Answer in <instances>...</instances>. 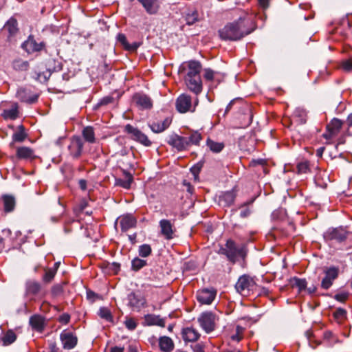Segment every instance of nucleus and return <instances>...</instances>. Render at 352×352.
Listing matches in <instances>:
<instances>
[{"instance_id": "1", "label": "nucleus", "mask_w": 352, "mask_h": 352, "mask_svg": "<svg viewBox=\"0 0 352 352\" xmlns=\"http://www.w3.org/2000/svg\"><path fill=\"white\" fill-rule=\"evenodd\" d=\"M254 25L250 19L240 18L236 21L229 23L219 33L221 39L225 41H238L250 34Z\"/></svg>"}, {"instance_id": "2", "label": "nucleus", "mask_w": 352, "mask_h": 352, "mask_svg": "<svg viewBox=\"0 0 352 352\" xmlns=\"http://www.w3.org/2000/svg\"><path fill=\"white\" fill-rule=\"evenodd\" d=\"M219 253L225 255L228 260L232 263H236L237 258H244L246 251L244 247L238 248L234 241L231 239L227 241L225 247L220 248Z\"/></svg>"}, {"instance_id": "3", "label": "nucleus", "mask_w": 352, "mask_h": 352, "mask_svg": "<svg viewBox=\"0 0 352 352\" xmlns=\"http://www.w3.org/2000/svg\"><path fill=\"white\" fill-rule=\"evenodd\" d=\"M198 102L199 100L197 98H195L192 102V98L190 96L186 94H182L177 98L175 107L177 111L181 113L194 112Z\"/></svg>"}, {"instance_id": "4", "label": "nucleus", "mask_w": 352, "mask_h": 352, "mask_svg": "<svg viewBox=\"0 0 352 352\" xmlns=\"http://www.w3.org/2000/svg\"><path fill=\"white\" fill-rule=\"evenodd\" d=\"M256 287V283L253 278L245 274L240 276L235 285L236 290L242 296H249Z\"/></svg>"}, {"instance_id": "5", "label": "nucleus", "mask_w": 352, "mask_h": 352, "mask_svg": "<svg viewBox=\"0 0 352 352\" xmlns=\"http://www.w3.org/2000/svg\"><path fill=\"white\" fill-rule=\"evenodd\" d=\"M349 232L342 227L329 228L323 234L326 241H335L341 243L346 240Z\"/></svg>"}, {"instance_id": "6", "label": "nucleus", "mask_w": 352, "mask_h": 352, "mask_svg": "<svg viewBox=\"0 0 352 352\" xmlns=\"http://www.w3.org/2000/svg\"><path fill=\"white\" fill-rule=\"evenodd\" d=\"M124 131L128 134L131 135V138L133 140L140 142L141 144L145 146H150L152 144L151 141L149 140L146 135L129 124L124 126Z\"/></svg>"}, {"instance_id": "7", "label": "nucleus", "mask_w": 352, "mask_h": 352, "mask_svg": "<svg viewBox=\"0 0 352 352\" xmlns=\"http://www.w3.org/2000/svg\"><path fill=\"white\" fill-rule=\"evenodd\" d=\"M217 319V318L214 314L207 311L203 313L199 316L198 321L202 329L208 333L214 330Z\"/></svg>"}, {"instance_id": "8", "label": "nucleus", "mask_w": 352, "mask_h": 352, "mask_svg": "<svg viewBox=\"0 0 352 352\" xmlns=\"http://www.w3.org/2000/svg\"><path fill=\"white\" fill-rule=\"evenodd\" d=\"M324 272L325 276L321 281V287L324 289H328L333 285V282L338 278L339 268L331 266L324 269Z\"/></svg>"}, {"instance_id": "9", "label": "nucleus", "mask_w": 352, "mask_h": 352, "mask_svg": "<svg viewBox=\"0 0 352 352\" xmlns=\"http://www.w3.org/2000/svg\"><path fill=\"white\" fill-rule=\"evenodd\" d=\"M216 295L217 291L214 288L203 289L197 292V299L201 305H210Z\"/></svg>"}, {"instance_id": "10", "label": "nucleus", "mask_w": 352, "mask_h": 352, "mask_svg": "<svg viewBox=\"0 0 352 352\" xmlns=\"http://www.w3.org/2000/svg\"><path fill=\"white\" fill-rule=\"evenodd\" d=\"M60 339L63 348L67 350L74 349L78 343V338L76 334L65 330L60 333Z\"/></svg>"}, {"instance_id": "11", "label": "nucleus", "mask_w": 352, "mask_h": 352, "mask_svg": "<svg viewBox=\"0 0 352 352\" xmlns=\"http://www.w3.org/2000/svg\"><path fill=\"white\" fill-rule=\"evenodd\" d=\"M83 148V142L78 136L72 138L70 144L68 146L70 155L74 158H78L80 156Z\"/></svg>"}, {"instance_id": "12", "label": "nucleus", "mask_w": 352, "mask_h": 352, "mask_svg": "<svg viewBox=\"0 0 352 352\" xmlns=\"http://www.w3.org/2000/svg\"><path fill=\"white\" fill-rule=\"evenodd\" d=\"M161 234L167 240L174 238L175 229L169 220L162 219L159 223Z\"/></svg>"}, {"instance_id": "13", "label": "nucleus", "mask_w": 352, "mask_h": 352, "mask_svg": "<svg viewBox=\"0 0 352 352\" xmlns=\"http://www.w3.org/2000/svg\"><path fill=\"white\" fill-rule=\"evenodd\" d=\"M43 47V43H37L31 36L22 44V48L28 54L40 52Z\"/></svg>"}, {"instance_id": "14", "label": "nucleus", "mask_w": 352, "mask_h": 352, "mask_svg": "<svg viewBox=\"0 0 352 352\" xmlns=\"http://www.w3.org/2000/svg\"><path fill=\"white\" fill-rule=\"evenodd\" d=\"M185 82L187 87L196 95H198L201 92L202 81L200 76L192 78H185Z\"/></svg>"}, {"instance_id": "15", "label": "nucleus", "mask_w": 352, "mask_h": 352, "mask_svg": "<svg viewBox=\"0 0 352 352\" xmlns=\"http://www.w3.org/2000/svg\"><path fill=\"white\" fill-rule=\"evenodd\" d=\"M187 141H188V139H187L186 137H182L175 134L170 138L168 144L177 148L178 151H183L189 147Z\"/></svg>"}, {"instance_id": "16", "label": "nucleus", "mask_w": 352, "mask_h": 352, "mask_svg": "<svg viewBox=\"0 0 352 352\" xmlns=\"http://www.w3.org/2000/svg\"><path fill=\"white\" fill-rule=\"evenodd\" d=\"M117 221H119L122 232H126L129 229L135 228L137 224V219L131 214L123 215Z\"/></svg>"}, {"instance_id": "17", "label": "nucleus", "mask_w": 352, "mask_h": 352, "mask_svg": "<svg viewBox=\"0 0 352 352\" xmlns=\"http://www.w3.org/2000/svg\"><path fill=\"white\" fill-rule=\"evenodd\" d=\"M133 100L141 109H151L153 106L151 99L143 94H136L133 96Z\"/></svg>"}, {"instance_id": "18", "label": "nucleus", "mask_w": 352, "mask_h": 352, "mask_svg": "<svg viewBox=\"0 0 352 352\" xmlns=\"http://www.w3.org/2000/svg\"><path fill=\"white\" fill-rule=\"evenodd\" d=\"M16 156L19 160H33L36 157L34 151L27 146H20L16 148Z\"/></svg>"}, {"instance_id": "19", "label": "nucleus", "mask_w": 352, "mask_h": 352, "mask_svg": "<svg viewBox=\"0 0 352 352\" xmlns=\"http://www.w3.org/2000/svg\"><path fill=\"white\" fill-rule=\"evenodd\" d=\"M187 74L185 78H192L194 76H200L201 70V65L199 62L196 60H190L186 63Z\"/></svg>"}, {"instance_id": "20", "label": "nucleus", "mask_w": 352, "mask_h": 352, "mask_svg": "<svg viewBox=\"0 0 352 352\" xmlns=\"http://www.w3.org/2000/svg\"><path fill=\"white\" fill-rule=\"evenodd\" d=\"M149 14H155L160 8L158 0H138Z\"/></svg>"}, {"instance_id": "21", "label": "nucleus", "mask_w": 352, "mask_h": 352, "mask_svg": "<svg viewBox=\"0 0 352 352\" xmlns=\"http://www.w3.org/2000/svg\"><path fill=\"white\" fill-rule=\"evenodd\" d=\"M124 178H118L116 179V185L121 186L125 189H129L131 187L133 180V175L126 170L122 169Z\"/></svg>"}, {"instance_id": "22", "label": "nucleus", "mask_w": 352, "mask_h": 352, "mask_svg": "<svg viewBox=\"0 0 352 352\" xmlns=\"http://www.w3.org/2000/svg\"><path fill=\"white\" fill-rule=\"evenodd\" d=\"M171 123V120L168 118H165L163 120L153 122L149 125L152 131L156 133H162L169 127Z\"/></svg>"}, {"instance_id": "23", "label": "nucleus", "mask_w": 352, "mask_h": 352, "mask_svg": "<svg viewBox=\"0 0 352 352\" xmlns=\"http://www.w3.org/2000/svg\"><path fill=\"white\" fill-rule=\"evenodd\" d=\"M118 41L123 46V47L128 51L135 52L140 46L141 43L133 42L130 44L128 43L126 37L123 34H118L117 36Z\"/></svg>"}, {"instance_id": "24", "label": "nucleus", "mask_w": 352, "mask_h": 352, "mask_svg": "<svg viewBox=\"0 0 352 352\" xmlns=\"http://www.w3.org/2000/svg\"><path fill=\"white\" fill-rule=\"evenodd\" d=\"M199 336V332L192 327H186L182 331V338L186 342H195Z\"/></svg>"}, {"instance_id": "25", "label": "nucleus", "mask_w": 352, "mask_h": 352, "mask_svg": "<svg viewBox=\"0 0 352 352\" xmlns=\"http://www.w3.org/2000/svg\"><path fill=\"white\" fill-rule=\"evenodd\" d=\"M235 197L234 191L225 192L219 197V204L223 207L230 206L234 203Z\"/></svg>"}, {"instance_id": "26", "label": "nucleus", "mask_w": 352, "mask_h": 352, "mask_svg": "<svg viewBox=\"0 0 352 352\" xmlns=\"http://www.w3.org/2000/svg\"><path fill=\"white\" fill-rule=\"evenodd\" d=\"M159 346L163 352H170L174 349V343L172 339L168 336H162L159 339Z\"/></svg>"}, {"instance_id": "27", "label": "nucleus", "mask_w": 352, "mask_h": 352, "mask_svg": "<svg viewBox=\"0 0 352 352\" xmlns=\"http://www.w3.org/2000/svg\"><path fill=\"white\" fill-rule=\"evenodd\" d=\"M18 109V104L13 103L10 109L3 110L1 116L5 120H15L19 117Z\"/></svg>"}, {"instance_id": "28", "label": "nucleus", "mask_w": 352, "mask_h": 352, "mask_svg": "<svg viewBox=\"0 0 352 352\" xmlns=\"http://www.w3.org/2000/svg\"><path fill=\"white\" fill-rule=\"evenodd\" d=\"M144 322L148 325H157L159 327H164L165 326V321L163 318H161L160 316L154 314H147L144 317Z\"/></svg>"}, {"instance_id": "29", "label": "nucleus", "mask_w": 352, "mask_h": 352, "mask_svg": "<svg viewBox=\"0 0 352 352\" xmlns=\"http://www.w3.org/2000/svg\"><path fill=\"white\" fill-rule=\"evenodd\" d=\"M16 97L21 101L30 104L34 103L37 100L38 96L34 95L31 97L27 96V90L25 88H19L16 91Z\"/></svg>"}, {"instance_id": "30", "label": "nucleus", "mask_w": 352, "mask_h": 352, "mask_svg": "<svg viewBox=\"0 0 352 352\" xmlns=\"http://www.w3.org/2000/svg\"><path fill=\"white\" fill-rule=\"evenodd\" d=\"M3 202L4 211L6 212H10L14 210L16 201L13 196L9 195H4L2 196Z\"/></svg>"}, {"instance_id": "31", "label": "nucleus", "mask_w": 352, "mask_h": 352, "mask_svg": "<svg viewBox=\"0 0 352 352\" xmlns=\"http://www.w3.org/2000/svg\"><path fill=\"white\" fill-rule=\"evenodd\" d=\"M12 67L16 72H26L29 69L30 64L27 60L16 58L12 62Z\"/></svg>"}, {"instance_id": "32", "label": "nucleus", "mask_w": 352, "mask_h": 352, "mask_svg": "<svg viewBox=\"0 0 352 352\" xmlns=\"http://www.w3.org/2000/svg\"><path fill=\"white\" fill-rule=\"evenodd\" d=\"M292 120L302 124L306 122V112L302 108H296L292 114Z\"/></svg>"}, {"instance_id": "33", "label": "nucleus", "mask_w": 352, "mask_h": 352, "mask_svg": "<svg viewBox=\"0 0 352 352\" xmlns=\"http://www.w3.org/2000/svg\"><path fill=\"white\" fill-rule=\"evenodd\" d=\"M342 121L338 119V118H333L331 122L327 124V129L331 131V134L337 135L342 126Z\"/></svg>"}, {"instance_id": "34", "label": "nucleus", "mask_w": 352, "mask_h": 352, "mask_svg": "<svg viewBox=\"0 0 352 352\" xmlns=\"http://www.w3.org/2000/svg\"><path fill=\"white\" fill-rule=\"evenodd\" d=\"M82 135L85 141L89 143H94L96 142L95 133L92 126H88L82 129Z\"/></svg>"}, {"instance_id": "35", "label": "nucleus", "mask_w": 352, "mask_h": 352, "mask_svg": "<svg viewBox=\"0 0 352 352\" xmlns=\"http://www.w3.org/2000/svg\"><path fill=\"white\" fill-rule=\"evenodd\" d=\"M25 288L28 294L36 295L41 289V285L36 281L29 280L25 284Z\"/></svg>"}, {"instance_id": "36", "label": "nucleus", "mask_w": 352, "mask_h": 352, "mask_svg": "<svg viewBox=\"0 0 352 352\" xmlns=\"http://www.w3.org/2000/svg\"><path fill=\"white\" fill-rule=\"evenodd\" d=\"M30 323L33 329L41 331L43 329L44 321L43 318L40 316H33L30 319Z\"/></svg>"}, {"instance_id": "37", "label": "nucleus", "mask_w": 352, "mask_h": 352, "mask_svg": "<svg viewBox=\"0 0 352 352\" xmlns=\"http://www.w3.org/2000/svg\"><path fill=\"white\" fill-rule=\"evenodd\" d=\"M4 30L8 31L10 36L14 35L17 31V21L16 19L11 18L4 25Z\"/></svg>"}, {"instance_id": "38", "label": "nucleus", "mask_w": 352, "mask_h": 352, "mask_svg": "<svg viewBox=\"0 0 352 352\" xmlns=\"http://www.w3.org/2000/svg\"><path fill=\"white\" fill-rule=\"evenodd\" d=\"M16 339V336L12 330H8L2 337L1 340L3 345L7 346L13 343Z\"/></svg>"}, {"instance_id": "39", "label": "nucleus", "mask_w": 352, "mask_h": 352, "mask_svg": "<svg viewBox=\"0 0 352 352\" xmlns=\"http://www.w3.org/2000/svg\"><path fill=\"white\" fill-rule=\"evenodd\" d=\"M207 146L209 147L210 151L214 153H219L222 151L224 147V144L221 142H216L213 140L208 139L207 140Z\"/></svg>"}, {"instance_id": "40", "label": "nucleus", "mask_w": 352, "mask_h": 352, "mask_svg": "<svg viewBox=\"0 0 352 352\" xmlns=\"http://www.w3.org/2000/svg\"><path fill=\"white\" fill-rule=\"evenodd\" d=\"M187 139H188V141L187 142L188 143V146H190L192 144L198 145L199 142L201 140L202 137L199 132L195 131L192 133L190 137L187 138Z\"/></svg>"}, {"instance_id": "41", "label": "nucleus", "mask_w": 352, "mask_h": 352, "mask_svg": "<svg viewBox=\"0 0 352 352\" xmlns=\"http://www.w3.org/2000/svg\"><path fill=\"white\" fill-rule=\"evenodd\" d=\"M99 316L108 322L113 321V316L110 310L107 307H101L98 311Z\"/></svg>"}, {"instance_id": "42", "label": "nucleus", "mask_w": 352, "mask_h": 352, "mask_svg": "<svg viewBox=\"0 0 352 352\" xmlns=\"http://www.w3.org/2000/svg\"><path fill=\"white\" fill-rule=\"evenodd\" d=\"M186 23L189 25L198 21V12L196 10L190 11L186 15Z\"/></svg>"}, {"instance_id": "43", "label": "nucleus", "mask_w": 352, "mask_h": 352, "mask_svg": "<svg viewBox=\"0 0 352 352\" xmlns=\"http://www.w3.org/2000/svg\"><path fill=\"white\" fill-rule=\"evenodd\" d=\"M138 252L141 257H147L151 254L152 250L150 245L143 244L139 247Z\"/></svg>"}, {"instance_id": "44", "label": "nucleus", "mask_w": 352, "mask_h": 352, "mask_svg": "<svg viewBox=\"0 0 352 352\" xmlns=\"http://www.w3.org/2000/svg\"><path fill=\"white\" fill-rule=\"evenodd\" d=\"M131 264L132 269L135 271H138L146 265V261L139 258H135L132 261Z\"/></svg>"}, {"instance_id": "45", "label": "nucleus", "mask_w": 352, "mask_h": 352, "mask_svg": "<svg viewBox=\"0 0 352 352\" xmlns=\"http://www.w3.org/2000/svg\"><path fill=\"white\" fill-rule=\"evenodd\" d=\"M297 170L299 174L307 173L309 171V164L307 161L300 162L297 165Z\"/></svg>"}, {"instance_id": "46", "label": "nucleus", "mask_w": 352, "mask_h": 352, "mask_svg": "<svg viewBox=\"0 0 352 352\" xmlns=\"http://www.w3.org/2000/svg\"><path fill=\"white\" fill-rule=\"evenodd\" d=\"M21 129H23V126H20ZM13 140L18 142H21L24 141V140L26 138V134L23 131V130H21L13 134L12 136Z\"/></svg>"}, {"instance_id": "47", "label": "nucleus", "mask_w": 352, "mask_h": 352, "mask_svg": "<svg viewBox=\"0 0 352 352\" xmlns=\"http://www.w3.org/2000/svg\"><path fill=\"white\" fill-rule=\"evenodd\" d=\"M294 285L297 287L300 291L303 290L307 287V281L305 279H301L298 278H294Z\"/></svg>"}, {"instance_id": "48", "label": "nucleus", "mask_w": 352, "mask_h": 352, "mask_svg": "<svg viewBox=\"0 0 352 352\" xmlns=\"http://www.w3.org/2000/svg\"><path fill=\"white\" fill-rule=\"evenodd\" d=\"M56 270L48 269L43 276V280L46 283H50L54 278Z\"/></svg>"}, {"instance_id": "49", "label": "nucleus", "mask_w": 352, "mask_h": 352, "mask_svg": "<svg viewBox=\"0 0 352 352\" xmlns=\"http://www.w3.org/2000/svg\"><path fill=\"white\" fill-rule=\"evenodd\" d=\"M216 72H214L213 70L207 68L204 69V77L206 80H212L214 78Z\"/></svg>"}, {"instance_id": "50", "label": "nucleus", "mask_w": 352, "mask_h": 352, "mask_svg": "<svg viewBox=\"0 0 352 352\" xmlns=\"http://www.w3.org/2000/svg\"><path fill=\"white\" fill-rule=\"evenodd\" d=\"M243 332V328L240 326H237L236 329V333L231 336L232 340L239 342L241 339V333Z\"/></svg>"}, {"instance_id": "51", "label": "nucleus", "mask_w": 352, "mask_h": 352, "mask_svg": "<svg viewBox=\"0 0 352 352\" xmlns=\"http://www.w3.org/2000/svg\"><path fill=\"white\" fill-rule=\"evenodd\" d=\"M126 327L129 330H133L137 327L136 322L133 318H128L124 322Z\"/></svg>"}, {"instance_id": "52", "label": "nucleus", "mask_w": 352, "mask_h": 352, "mask_svg": "<svg viewBox=\"0 0 352 352\" xmlns=\"http://www.w3.org/2000/svg\"><path fill=\"white\" fill-rule=\"evenodd\" d=\"M342 67L344 71L351 72L352 71V58H349L346 60H344L342 63Z\"/></svg>"}, {"instance_id": "53", "label": "nucleus", "mask_w": 352, "mask_h": 352, "mask_svg": "<svg viewBox=\"0 0 352 352\" xmlns=\"http://www.w3.org/2000/svg\"><path fill=\"white\" fill-rule=\"evenodd\" d=\"M346 312L343 309H338L335 313L334 316L337 319H343L345 317Z\"/></svg>"}, {"instance_id": "54", "label": "nucleus", "mask_w": 352, "mask_h": 352, "mask_svg": "<svg viewBox=\"0 0 352 352\" xmlns=\"http://www.w3.org/2000/svg\"><path fill=\"white\" fill-rule=\"evenodd\" d=\"M58 320L60 322L66 324L70 320V316L68 314H63L59 317Z\"/></svg>"}, {"instance_id": "55", "label": "nucleus", "mask_w": 352, "mask_h": 352, "mask_svg": "<svg viewBox=\"0 0 352 352\" xmlns=\"http://www.w3.org/2000/svg\"><path fill=\"white\" fill-rule=\"evenodd\" d=\"M58 348L55 342H52L49 343V346L47 349L43 351V352H57Z\"/></svg>"}, {"instance_id": "56", "label": "nucleus", "mask_w": 352, "mask_h": 352, "mask_svg": "<svg viewBox=\"0 0 352 352\" xmlns=\"http://www.w3.org/2000/svg\"><path fill=\"white\" fill-rule=\"evenodd\" d=\"M113 100V98L111 97V96H107V97H104L103 98L100 104H109V103H111Z\"/></svg>"}, {"instance_id": "57", "label": "nucleus", "mask_w": 352, "mask_h": 352, "mask_svg": "<svg viewBox=\"0 0 352 352\" xmlns=\"http://www.w3.org/2000/svg\"><path fill=\"white\" fill-rule=\"evenodd\" d=\"M335 298L340 301V302H344L346 300L347 298V295L346 294H336L335 296Z\"/></svg>"}, {"instance_id": "58", "label": "nucleus", "mask_w": 352, "mask_h": 352, "mask_svg": "<svg viewBox=\"0 0 352 352\" xmlns=\"http://www.w3.org/2000/svg\"><path fill=\"white\" fill-rule=\"evenodd\" d=\"M324 138H325L327 140H330L333 138H334L336 135L331 134V131L327 129V131L322 135Z\"/></svg>"}, {"instance_id": "59", "label": "nucleus", "mask_w": 352, "mask_h": 352, "mask_svg": "<svg viewBox=\"0 0 352 352\" xmlns=\"http://www.w3.org/2000/svg\"><path fill=\"white\" fill-rule=\"evenodd\" d=\"M250 210L249 208H245L241 211L240 216L242 218H245L250 214Z\"/></svg>"}, {"instance_id": "60", "label": "nucleus", "mask_w": 352, "mask_h": 352, "mask_svg": "<svg viewBox=\"0 0 352 352\" xmlns=\"http://www.w3.org/2000/svg\"><path fill=\"white\" fill-rule=\"evenodd\" d=\"M259 5L264 9L267 8L269 6V0H258Z\"/></svg>"}, {"instance_id": "61", "label": "nucleus", "mask_w": 352, "mask_h": 352, "mask_svg": "<svg viewBox=\"0 0 352 352\" xmlns=\"http://www.w3.org/2000/svg\"><path fill=\"white\" fill-rule=\"evenodd\" d=\"M110 352H124L123 347L114 346L112 347L110 350Z\"/></svg>"}, {"instance_id": "62", "label": "nucleus", "mask_w": 352, "mask_h": 352, "mask_svg": "<svg viewBox=\"0 0 352 352\" xmlns=\"http://www.w3.org/2000/svg\"><path fill=\"white\" fill-rule=\"evenodd\" d=\"M200 167L198 164L196 165V166H194L192 168H191V171L192 172V173L194 175H196V174H198L199 173V170H200Z\"/></svg>"}, {"instance_id": "63", "label": "nucleus", "mask_w": 352, "mask_h": 352, "mask_svg": "<svg viewBox=\"0 0 352 352\" xmlns=\"http://www.w3.org/2000/svg\"><path fill=\"white\" fill-rule=\"evenodd\" d=\"M97 295L92 291H87V296L89 299H94Z\"/></svg>"}, {"instance_id": "64", "label": "nucleus", "mask_w": 352, "mask_h": 352, "mask_svg": "<svg viewBox=\"0 0 352 352\" xmlns=\"http://www.w3.org/2000/svg\"><path fill=\"white\" fill-rule=\"evenodd\" d=\"M346 124L349 127H352V113H350L346 118Z\"/></svg>"}]
</instances>
